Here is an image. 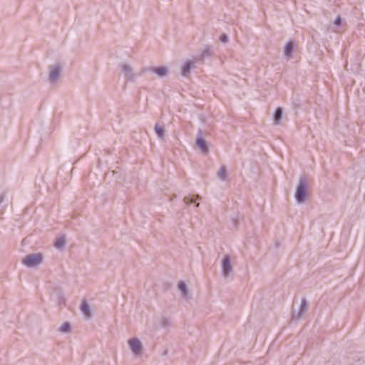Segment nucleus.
Instances as JSON below:
<instances>
[{
	"mask_svg": "<svg viewBox=\"0 0 365 365\" xmlns=\"http://www.w3.org/2000/svg\"><path fill=\"white\" fill-rule=\"evenodd\" d=\"M213 53L214 52H213L212 47L210 46H206L203 48V50H202V51L199 58L200 59H204V58H209V57L212 56Z\"/></svg>",
	"mask_w": 365,
	"mask_h": 365,
	"instance_id": "9b49d317",
	"label": "nucleus"
},
{
	"mask_svg": "<svg viewBox=\"0 0 365 365\" xmlns=\"http://www.w3.org/2000/svg\"><path fill=\"white\" fill-rule=\"evenodd\" d=\"M148 71H152L155 74H156L158 77H164L168 73V69L166 67H158V68H150L147 69Z\"/></svg>",
	"mask_w": 365,
	"mask_h": 365,
	"instance_id": "9d476101",
	"label": "nucleus"
},
{
	"mask_svg": "<svg viewBox=\"0 0 365 365\" xmlns=\"http://www.w3.org/2000/svg\"><path fill=\"white\" fill-rule=\"evenodd\" d=\"M43 257L40 253L31 254L27 255L23 260L24 265L28 267H34L42 262Z\"/></svg>",
	"mask_w": 365,
	"mask_h": 365,
	"instance_id": "f03ea898",
	"label": "nucleus"
},
{
	"mask_svg": "<svg viewBox=\"0 0 365 365\" xmlns=\"http://www.w3.org/2000/svg\"><path fill=\"white\" fill-rule=\"evenodd\" d=\"M66 240L64 237H58L54 243V246L57 249H61L65 246Z\"/></svg>",
	"mask_w": 365,
	"mask_h": 365,
	"instance_id": "dca6fc26",
	"label": "nucleus"
},
{
	"mask_svg": "<svg viewBox=\"0 0 365 365\" xmlns=\"http://www.w3.org/2000/svg\"><path fill=\"white\" fill-rule=\"evenodd\" d=\"M155 133L157 134V135L160 138H163V136H164V133H165V130L163 128L159 126L158 125H156L155 126Z\"/></svg>",
	"mask_w": 365,
	"mask_h": 365,
	"instance_id": "aec40b11",
	"label": "nucleus"
},
{
	"mask_svg": "<svg viewBox=\"0 0 365 365\" xmlns=\"http://www.w3.org/2000/svg\"><path fill=\"white\" fill-rule=\"evenodd\" d=\"M71 331V324L68 322L63 323L59 328V331L61 333H68Z\"/></svg>",
	"mask_w": 365,
	"mask_h": 365,
	"instance_id": "a211bd4d",
	"label": "nucleus"
},
{
	"mask_svg": "<svg viewBox=\"0 0 365 365\" xmlns=\"http://www.w3.org/2000/svg\"><path fill=\"white\" fill-rule=\"evenodd\" d=\"M121 70L124 75V77L128 81H133L136 78V75L133 72L131 66L126 63H123L121 66Z\"/></svg>",
	"mask_w": 365,
	"mask_h": 365,
	"instance_id": "20e7f679",
	"label": "nucleus"
},
{
	"mask_svg": "<svg viewBox=\"0 0 365 365\" xmlns=\"http://www.w3.org/2000/svg\"><path fill=\"white\" fill-rule=\"evenodd\" d=\"M129 348L132 353L135 356H140L142 353L143 345L139 339L133 338L128 341Z\"/></svg>",
	"mask_w": 365,
	"mask_h": 365,
	"instance_id": "7ed1b4c3",
	"label": "nucleus"
},
{
	"mask_svg": "<svg viewBox=\"0 0 365 365\" xmlns=\"http://www.w3.org/2000/svg\"><path fill=\"white\" fill-rule=\"evenodd\" d=\"M334 24L336 26H340L341 24V19L339 16H337L336 19L334 20Z\"/></svg>",
	"mask_w": 365,
	"mask_h": 365,
	"instance_id": "4be33fe9",
	"label": "nucleus"
},
{
	"mask_svg": "<svg viewBox=\"0 0 365 365\" xmlns=\"http://www.w3.org/2000/svg\"><path fill=\"white\" fill-rule=\"evenodd\" d=\"M178 289H180L182 296L187 299L188 298V289L186 284L184 282H180L178 284Z\"/></svg>",
	"mask_w": 365,
	"mask_h": 365,
	"instance_id": "4468645a",
	"label": "nucleus"
},
{
	"mask_svg": "<svg viewBox=\"0 0 365 365\" xmlns=\"http://www.w3.org/2000/svg\"><path fill=\"white\" fill-rule=\"evenodd\" d=\"M307 182L305 177H301L297 186L294 195L297 203L302 204L305 202L307 196Z\"/></svg>",
	"mask_w": 365,
	"mask_h": 365,
	"instance_id": "f257e3e1",
	"label": "nucleus"
},
{
	"mask_svg": "<svg viewBox=\"0 0 365 365\" xmlns=\"http://www.w3.org/2000/svg\"><path fill=\"white\" fill-rule=\"evenodd\" d=\"M81 310L87 317H91L90 305L86 301H83L82 302L81 306Z\"/></svg>",
	"mask_w": 365,
	"mask_h": 365,
	"instance_id": "ddd939ff",
	"label": "nucleus"
},
{
	"mask_svg": "<svg viewBox=\"0 0 365 365\" xmlns=\"http://www.w3.org/2000/svg\"><path fill=\"white\" fill-rule=\"evenodd\" d=\"M60 75V67L58 66H53L51 67L49 73V81L51 83H55L57 81Z\"/></svg>",
	"mask_w": 365,
	"mask_h": 365,
	"instance_id": "0eeeda50",
	"label": "nucleus"
},
{
	"mask_svg": "<svg viewBox=\"0 0 365 365\" xmlns=\"http://www.w3.org/2000/svg\"><path fill=\"white\" fill-rule=\"evenodd\" d=\"M283 110L281 108H277L274 113V123L275 125L279 124L282 118Z\"/></svg>",
	"mask_w": 365,
	"mask_h": 365,
	"instance_id": "f8f14e48",
	"label": "nucleus"
},
{
	"mask_svg": "<svg viewBox=\"0 0 365 365\" xmlns=\"http://www.w3.org/2000/svg\"><path fill=\"white\" fill-rule=\"evenodd\" d=\"M196 144L203 153L208 152V146L207 143L205 140L201 136V135L197 136Z\"/></svg>",
	"mask_w": 365,
	"mask_h": 365,
	"instance_id": "6e6552de",
	"label": "nucleus"
},
{
	"mask_svg": "<svg viewBox=\"0 0 365 365\" xmlns=\"http://www.w3.org/2000/svg\"><path fill=\"white\" fill-rule=\"evenodd\" d=\"M195 62L191 61H186L181 68V73L182 76H186L190 73L191 69L194 67Z\"/></svg>",
	"mask_w": 365,
	"mask_h": 365,
	"instance_id": "1a4fd4ad",
	"label": "nucleus"
},
{
	"mask_svg": "<svg viewBox=\"0 0 365 365\" xmlns=\"http://www.w3.org/2000/svg\"><path fill=\"white\" fill-rule=\"evenodd\" d=\"M232 271L230 257L225 255L222 260V272L224 277H227Z\"/></svg>",
	"mask_w": 365,
	"mask_h": 365,
	"instance_id": "39448f33",
	"label": "nucleus"
},
{
	"mask_svg": "<svg viewBox=\"0 0 365 365\" xmlns=\"http://www.w3.org/2000/svg\"><path fill=\"white\" fill-rule=\"evenodd\" d=\"M220 40L223 43H226L228 41V37L226 34H222L220 36Z\"/></svg>",
	"mask_w": 365,
	"mask_h": 365,
	"instance_id": "5701e85b",
	"label": "nucleus"
},
{
	"mask_svg": "<svg viewBox=\"0 0 365 365\" xmlns=\"http://www.w3.org/2000/svg\"><path fill=\"white\" fill-rule=\"evenodd\" d=\"M217 176L220 180H225L227 176V170L225 167L222 166L218 171Z\"/></svg>",
	"mask_w": 365,
	"mask_h": 365,
	"instance_id": "6ab92c4d",
	"label": "nucleus"
},
{
	"mask_svg": "<svg viewBox=\"0 0 365 365\" xmlns=\"http://www.w3.org/2000/svg\"><path fill=\"white\" fill-rule=\"evenodd\" d=\"M172 325V322L170 319L167 317H162L160 321V327L164 329L168 330Z\"/></svg>",
	"mask_w": 365,
	"mask_h": 365,
	"instance_id": "2eb2a0df",
	"label": "nucleus"
},
{
	"mask_svg": "<svg viewBox=\"0 0 365 365\" xmlns=\"http://www.w3.org/2000/svg\"><path fill=\"white\" fill-rule=\"evenodd\" d=\"M195 202V197H192V196H188V197H185L184 198V202L187 205L188 204H190V203H193Z\"/></svg>",
	"mask_w": 365,
	"mask_h": 365,
	"instance_id": "412c9836",
	"label": "nucleus"
},
{
	"mask_svg": "<svg viewBox=\"0 0 365 365\" xmlns=\"http://www.w3.org/2000/svg\"><path fill=\"white\" fill-rule=\"evenodd\" d=\"M307 307L308 304L307 300L305 299H302L298 312L293 313V319L296 320L299 319L307 312Z\"/></svg>",
	"mask_w": 365,
	"mask_h": 365,
	"instance_id": "423d86ee",
	"label": "nucleus"
},
{
	"mask_svg": "<svg viewBox=\"0 0 365 365\" xmlns=\"http://www.w3.org/2000/svg\"><path fill=\"white\" fill-rule=\"evenodd\" d=\"M293 47V43L292 42H289L286 44L284 50V53L286 56L289 57L292 55Z\"/></svg>",
	"mask_w": 365,
	"mask_h": 365,
	"instance_id": "f3484780",
	"label": "nucleus"
}]
</instances>
